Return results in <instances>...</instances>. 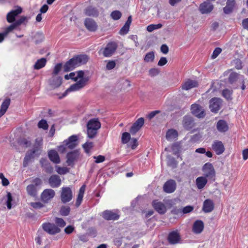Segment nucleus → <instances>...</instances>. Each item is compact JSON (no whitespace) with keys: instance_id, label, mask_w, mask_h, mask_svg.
<instances>
[{"instance_id":"obj_1","label":"nucleus","mask_w":248,"mask_h":248,"mask_svg":"<svg viewBox=\"0 0 248 248\" xmlns=\"http://www.w3.org/2000/svg\"><path fill=\"white\" fill-rule=\"evenodd\" d=\"M89 80L88 77L85 76L84 72L81 70L77 71V78L75 79L76 83L72 85L66 91L65 94L71 91L79 90L84 88Z\"/></svg>"},{"instance_id":"obj_2","label":"nucleus","mask_w":248,"mask_h":248,"mask_svg":"<svg viewBox=\"0 0 248 248\" xmlns=\"http://www.w3.org/2000/svg\"><path fill=\"white\" fill-rule=\"evenodd\" d=\"M88 137L93 139L95 137L97 130L101 127V124L98 119H92L89 121L87 124Z\"/></svg>"},{"instance_id":"obj_3","label":"nucleus","mask_w":248,"mask_h":248,"mask_svg":"<svg viewBox=\"0 0 248 248\" xmlns=\"http://www.w3.org/2000/svg\"><path fill=\"white\" fill-rule=\"evenodd\" d=\"M118 47L117 44L115 42H110L106 46L100 49V52L105 57H111L116 51Z\"/></svg>"},{"instance_id":"obj_4","label":"nucleus","mask_w":248,"mask_h":248,"mask_svg":"<svg viewBox=\"0 0 248 248\" xmlns=\"http://www.w3.org/2000/svg\"><path fill=\"white\" fill-rule=\"evenodd\" d=\"M204 177L209 179H214L215 176V170L213 165L210 163H207L202 167Z\"/></svg>"},{"instance_id":"obj_5","label":"nucleus","mask_w":248,"mask_h":248,"mask_svg":"<svg viewBox=\"0 0 248 248\" xmlns=\"http://www.w3.org/2000/svg\"><path fill=\"white\" fill-rule=\"evenodd\" d=\"M73 197L71 188L69 187H62L61 190V198L62 202L65 203L70 202Z\"/></svg>"},{"instance_id":"obj_6","label":"nucleus","mask_w":248,"mask_h":248,"mask_svg":"<svg viewBox=\"0 0 248 248\" xmlns=\"http://www.w3.org/2000/svg\"><path fill=\"white\" fill-rule=\"evenodd\" d=\"M44 230L50 234L59 233L61 230L56 225L50 223H46L42 225Z\"/></svg>"},{"instance_id":"obj_7","label":"nucleus","mask_w":248,"mask_h":248,"mask_svg":"<svg viewBox=\"0 0 248 248\" xmlns=\"http://www.w3.org/2000/svg\"><path fill=\"white\" fill-rule=\"evenodd\" d=\"M222 100L218 98H213L210 101L209 108L213 112H217L221 108Z\"/></svg>"},{"instance_id":"obj_8","label":"nucleus","mask_w":248,"mask_h":248,"mask_svg":"<svg viewBox=\"0 0 248 248\" xmlns=\"http://www.w3.org/2000/svg\"><path fill=\"white\" fill-rule=\"evenodd\" d=\"M191 110L192 114L198 118H203L205 115L204 109L199 105L193 104L191 107Z\"/></svg>"},{"instance_id":"obj_9","label":"nucleus","mask_w":248,"mask_h":248,"mask_svg":"<svg viewBox=\"0 0 248 248\" xmlns=\"http://www.w3.org/2000/svg\"><path fill=\"white\" fill-rule=\"evenodd\" d=\"M79 66L80 65L78 59L77 57H75L65 63L63 66V69L65 72H68Z\"/></svg>"},{"instance_id":"obj_10","label":"nucleus","mask_w":248,"mask_h":248,"mask_svg":"<svg viewBox=\"0 0 248 248\" xmlns=\"http://www.w3.org/2000/svg\"><path fill=\"white\" fill-rule=\"evenodd\" d=\"M55 195V192L52 189H45L42 193L41 198L42 201L44 202H48Z\"/></svg>"},{"instance_id":"obj_11","label":"nucleus","mask_w":248,"mask_h":248,"mask_svg":"<svg viewBox=\"0 0 248 248\" xmlns=\"http://www.w3.org/2000/svg\"><path fill=\"white\" fill-rule=\"evenodd\" d=\"M79 152L78 150H75L68 153L66 155V163L68 166H73L74 162L79 157Z\"/></svg>"},{"instance_id":"obj_12","label":"nucleus","mask_w":248,"mask_h":248,"mask_svg":"<svg viewBox=\"0 0 248 248\" xmlns=\"http://www.w3.org/2000/svg\"><path fill=\"white\" fill-rule=\"evenodd\" d=\"M176 188V183L173 180L170 179L167 181L163 186L164 191L168 193L173 192Z\"/></svg>"},{"instance_id":"obj_13","label":"nucleus","mask_w":248,"mask_h":248,"mask_svg":"<svg viewBox=\"0 0 248 248\" xmlns=\"http://www.w3.org/2000/svg\"><path fill=\"white\" fill-rule=\"evenodd\" d=\"M22 9L20 7H18L17 9L12 10L8 13L6 16V19L9 23H13L16 21V17L22 13Z\"/></svg>"},{"instance_id":"obj_14","label":"nucleus","mask_w":248,"mask_h":248,"mask_svg":"<svg viewBox=\"0 0 248 248\" xmlns=\"http://www.w3.org/2000/svg\"><path fill=\"white\" fill-rule=\"evenodd\" d=\"M212 149L217 155L222 154L225 151V147L222 141L217 140L214 141L212 144Z\"/></svg>"},{"instance_id":"obj_15","label":"nucleus","mask_w":248,"mask_h":248,"mask_svg":"<svg viewBox=\"0 0 248 248\" xmlns=\"http://www.w3.org/2000/svg\"><path fill=\"white\" fill-rule=\"evenodd\" d=\"M144 123V120L143 118H139L131 126L130 129V133L133 135L135 134L141 128Z\"/></svg>"},{"instance_id":"obj_16","label":"nucleus","mask_w":248,"mask_h":248,"mask_svg":"<svg viewBox=\"0 0 248 248\" xmlns=\"http://www.w3.org/2000/svg\"><path fill=\"white\" fill-rule=\"evenodd\" d=\"M102 217L106 220H117L119 218V215L112 211L105 210L101 214Z\"/></svg>"},{"instance_id":"obj_17","label":"nucleus","mask_w":248,"mask_h":248,"mask_svg":"<svg viewBox=\"0 0 248 248\" xmlns=\"http://www.w3.org/2000/svg\"><path fill=\"white\" fill-rule=\"evenodd\" d=\"M78 138L76 135H73L70 137L67 140H65L64 145L67 146L69 149H72L78 145Z\"/></svg>"},{"instance_id":"obj_18","label":"nucleus","mask_w":248,"mask_h":248,"mask_svg":"<svg viewBox=\"0 0 248 248\" xmlns=\"http://www.w3.org/2000/svg\"><path fill=\"white\" fill-rule=\"evenodd\" d=\"M152 205L154 209L160 214H165L167 211L165 205L157 200L154 201Z\"/></svg>"},{"instance_id":"obj_19","label":"nucleus","mask_w":248,"mask_h":248,"mask_svg":"<svg viewBox=\"0 0 248 248\" xmlns=\"http://www.w3.org/2000/svg\"><path fill=\"white\" fill-rule=\"evenodd\" d=\"M180 239V235L177 231L170 232L168 236L169 242L171 244L178 243Z\"/></svg>"},{"instance_id":"obj_20","label":"nucleus","mask_w":248,"mask_h":248,"mask_svg":"<svg viewBox=\"0 0 248 248\" xmlns=\"http://www.w3.org/2000/svg\"><path fill=\"white\" fill-rule=\"evenodd\" d=\"M214 203L212 200L206 199L204 201L202 210L204 213H210L214 210Z\"/></svg>"},{"instance_id":"obj_21","label":"nucleus","mask_w":248,"mask_h":248,"mask_svg":"<svg viewBox=\"0 0 248 248\" xmlns=\"http://www.w3.org/2000/svg\"><path fill=\"white\" fill-rule=\"evenodd\" d=\"M199 9L202 14H208L213 10V5L210 2L205 1L200 5Z\"/></svg>"},{"instance_id":"obj_22","label":"nucleus","mask_w":248,"mask_h":248,"mask_svg":"<svg viewBox=\"0 0 248 248\" xmlns=\"http://www.w3.org/2000/svg\"><path fill=\"white\" fill-rule=\"evenodd\" d=\"M183 127L186 130H189L194 126V123L192 118L188 116H186L184 117L183 120Z\"/></svg>"},{"instance_id":"obj_23","label":"nucleus","mask_w":248,"mask_h":248,"mask_svg":"<svg viewBox=\"0 0 248 248\" xmlns=\"http://www.w3.org/2000/svg\"><path fill=\"white\" fill-rule=\"evenodd\" d=\"M49 184L52 187H59L61 184L60 177L57 175H52L49 179Z\"/></svg>"},{"instance_id":"obj_24","label":"nucleus","mask_w":248,"mask_h":248,"mask_svg":"<svg viewBox=\"0 0 248 248\" xmlns=\"http://www.w3.org/2000/svg\"><path fill=\"white\" fill-rule=\"evenodd\" d=\"M204 228V223L202 221L198 220L193 224L192 230L194 233L199 234L201 233Z\"/></svg>"},{"instance_id":"obj_25","label":"nucleus","mask_w":248,"mask_h":248,"mask_svg":"<svg viewBox=\"0 0 248 248\" xmlns=\"http://www.w3.org/2000/svg\"><path fill=\"white\" fill-rule=\"evenodd\" d=\"M198 86V82L195 80L188 79L182 86V88L185 90H188Z\"/></svg>"},{"instance_id":"obj_26","label":"nucleus","mask_w":248,"mask_h":248,"mask_svg":"<svg viewBox=\"0 0 248 248\" xmlns=\"http://www.w3.org/2000/svg\"><path fill=\"white\" fill-rule=\"evenodd\" d=\"M48 155L50 160L53 163L58 164L60 162V158L59 155L54 150H51L48 153Z\"/></svg>"},{"instance_id":"obj_27","label":"nucleus","mask_w":248,"mask_h":248,"mask_svg":"<svg viewBox=\"0 0 248 248\" xmlns=\"http://www.w3.org/2000/svg\"><path fill=\"white\" fill-rule=\"evenodd\" d=\"M84 24L87 29L90 31H95L97 29V25L94 21L90 18H87L84 21Z\"/></svg>"},{"instance_id":"obj_28","label":"nucleus","mask_w":248,"mask_h":248,"mask_svg":"<svg viewBox=\"0 0 248 248\" xmlns=\"http://www.w3.org/2000/svg\"><path fill=\"white\" fill-rule=\"evenodd\" d=\"M217 128L220 132H225L228 130L229 127L226 121L220 120L217 124Z\"/></svg>"},{"instance_id":"obj_29","label":"nucleus","mask_w":248,"mask_h":248,"mask_svg":"<svg viewBox=\"0 0 248 248\" xmlns=\"http://www.w3.org/2000/svg\"><path fill=\"white\" fill-rule=\"evenodd\" d=\"M62 78L59 77H53L49 80V84L52 88L59 87L62 84Z\"/></svg>"},{"instance_id":"obj_30","label":"nucleus","mask_w":248,"mask_h":248,"mask_svg":"<svg viewBox=\"0 0 248 248\" xmlns=\"http://www.w3.org/2000/svg\"><path fill=\"white\" fill-rule=\"evenodd\" d=\"M207 179L204 176L198 177L196 180L197 188L199 189H202L207 183Z\"/></svg>"},{"instance_id":"obj_31","label":"nucleus","mask_w":248,"mask_h":248,"mask_svg":"<svg viewBox=\"0 0 248 248\" xmlns=\"http://www.w3.org/2000/svg\"><path fill=\"white\" fill-rule=\"evenodd\" d=\"M235 3V0H228L226 6L223 8L224 12L227 14L230 13L232 11Z\"/></svg>"},{"instance_id":"obj_32","label":"nucleus","mask_w":248,"mask_h":248,"mask_svg":"<svg viewBox=\"0 0 248 248\" xmlns=\"http://www.w3.org/2000/svg\"><path fill=\"white\" fill-rule=\"evenodd\" d=\"M10 104V99H6L2 103L0 110V117L4 114Z\"/></svg>"},{"instance_id":"obj_33","label":"nucleus","mask_w":248,"mask_h":248,"mask_svg":"<svg viewBox=\"0 0 248 248\" xmlns=\"http://www.w3.org/2000/svg\"><path fill=\"white\" fill-rule=\"evenodd\" d=\"M35 152V150L28 152L26 153V155L24 157L23 165L24 167L28 166L29 162L33 158V155Z\"/></svg>"},{"instance_id":"obj_34","label":"nucleus","mask_w":248,"mask_h":248,"mask_svg":"<svg viewBox=\"0 0 248 248\" xmlns=\"http://www.w3.org/2000/svg\"><path fill=\"white\" fill-rule=\"evenodd\" d=\"M27 193L31 197H35L37 195L36 187L33 184L28 185L26 187Z\"/></svg>"},{"instance_id":"obj_35","label":"nucleus","mask_w":248,"mask_h":248,"mask_svg":"<svg viewBox=\"0 0 248 248\" xmlns=\"http://www.w3.org/2000/svg\"><path fill=\"white\" fill-rule=\"evenodd\" d=\"M46 62V58H42L38 60L33 66L34 69L39 70L44 67Z\"/></svg>"},{"instance_id":"obj_36","label":"nucleus","mask_w":248,"mask_h":248,"mask_svg":"<svg viewBox=\"0 0 248 248\" xmlns=\"http://www.w3.org/2000/svg\"><path fill=\"white\" fill-rule=\"evenodd\" d=\"M85 14L88 16H97L98 14V11L95 8L90 6L85 10Z\"/></svg>"},{"instance_id":"obj_37","label":"nucleus","mask_w":248,"mask_h":248,"mask_svg":"<svg viewBox=\"0 0 248 248\" xmlns=\"http://www.w3.org/2000/svg\"><path fill=\"white\" fill-rule=\"evenodd\" d=\"M181 149V146L180 143L176 142L172 145V150L173 154L175 155H177L178 157H179L181 160H182V157L180 156L179 154Z\"/></svg>"},{"instance_id":"obj_38","label":"nucleus","mask_w":248,"mask_h":248,"mask_svg":"<svg viewBox=\"0 0 248 248\" xmlns=\"http://www.w3.org/2000/svg\"><path fill=\"white\" fill-rule=\"evenodd\" d=\"M178 133L177 131L174 129L169 130L166 135V138L168 140H171L177 138Z\"/></svg>"},{"instance_id":"obj_39","label":"nucleus","mask_w":248,"mask_h":248,"mask_svg":"<svg viewBox=\"0 0 248 248\" xmlns=\"http://www.w3.org/2000/svg\"><path fill=\"white\" fill-rule=\"evenodd\" d=\"M76 57L79 65L85 64L89 60V58L86 55H80Z\"/></svg>"},{"instance_id":"obj_40","label":"nucleus","mask_w":248,"mask_h":248,"mask_svg":"<svg viewBox=\"0 0 248 248\" xmlns=\"http://www.w3.org/2000/svg\"><path fill=\"white\" fill-rule=\"evenodd\" d=\"M232 90L229 89H225L222 91V95L227 100H232Z\"/></svg>"},{"instance_id":"obj_41","label":"nucleus","mask_w":248,"mask_h":248,"mask_svg":"<svg viewBox=\"0 0 248 248\" xmlns=\"http://www.w3.org/2000/svg\"><path fill=\"white\" fill-rule=\"evenodd\" d=\"M155 59V54L153 51L147 53L144 59L145 62H153Z\"/></svg>"},{"instance_id":"obj_42","label":"nucleus","mask_w":248,"mask_h":248,"mask_svg":"<svg viewBox=\"0 0 248 248\" xmlns=\"http://www.w3.org/2000/svg\"><path fill=\"white\" fill-rule=\"evenodd\" d=\"M56 172L61 175H63L69 172V169L65 167H61L58 166L55 167Z\"/></svg>"},{"instance_id":"obj_43","label":"nucleus","mask_w":248,"mask_h":248,"mask_svg":"<svg viewBox=\"0 0 248 248\" xmlns=\"http://www.w3.org/2000/svg\"><path fill=\"white\" fill-rule=\"evenodd\" d=\"M39 128L43 129L45 130H47L48 128V124L46 120L42 119L40 120L37 124Z\"/></svg>"},{"instance_id":"obj_44","label":"nucleus","mask_w":248,"mask_h":248,"mask_svg":"<svg viewBox=\"0 0 248 248\" xmlns=\"http://www.w3.org/2000/svg\"><path fill=\"white\" fill-rule=\"evenodd\" d=\"M162 27V25L160 23L157 24H151L147 26V30L149 32H152L155 30L160 29Z\"/></svg>"},{"instance_id":"obj_45","label":"nucleus","mask_w":248,"mask_h":248,"mask_svg":"<svg viewBox=\"0 0 248 248\" xmlns=\"http://www.w3.org/2000/svg\"><path fill=\"white\" fill-rule=\"evenodd\" d=\"M110 16L113 20H117L121 17L122 13L119 11L115 10L111 13Z\"/></svg>"},{"instance_id":"obj_46","label":"nucleus","mask_w":248,"mask_h":248,"mask_svg":"<svg viewBox=\"0 0 248 248\" xmlns=\"http://www.w3.org/2000/svg\"><path fill=\"white\" fill-rule=\"evenodd\" d=\"M130 135L128 132H124L122 134V142L123 144H126L128 143L130 139Z\"/></svg>"},{"instance_id":"obj_47","label":"nucleus","mask_w":248,"mask_h":248,"mask_svg":"<svg viewBox=\"0 0 248 248\" xmlns=\"http://www.w3.org/2000/svg\"><path fill=\"white\" fill-rule=\"evenodd\" d=\"M82 147L87 153H89L91 149L93 147V143L92 142H87L83 144Z\"/></svg>"},{"instance_id":"obj_48","label":"nucleus","mask_w":248,"mask_h":248,"mask_svg":"<svg viewBox=\"0 0 248 248\" xmlns=\"http://www.w3.org/2000/svg\"><path fill=\"white\" fill-rule=\"evenodd\" d=\"M13 200L12 194L10 192H8L7 194V200L5 202L6 204L8 209H11L12 208L11 202Z\"/></svg>"},{"instance_id":"obj_49","label":"nucleus","mask_w":248,"mask_h":248,"mask_svg":"<svg viewBox=\"0 0 248 248\" xmlns=\"http://www.w3.org/2000/svg\"><path fill=\"white\" fill-rule=\"evenodd\" d=\"M238 77V74L236 73H232L229 77V81L231 84H232L235 82Z\"/></svg>"},{"instance_id":"obj_50","label":"nucleus","mask_w":248,"mask_h":248,"mask_svg":"<svg viewBox=\"0 0 248 248\" xmlns=\"http://www.w3.org/2000/svg\"><path fill=\"white\" fill-rule=\"evenodd\" d=\"M28 19V18L27 17L22 16L19 19L16 21L14 23L17 27L18 26H20L22 24L24 23V22H27Z\"/></svg>"},{"instance_id":"obj_51","label":"nucleus","mask_w":248,"mask_h":248,"mask_svg":"<svg viewBox=\"0 0 248 248\" xmlns=\"http://www.w3.org/2000/svg\"><path fill=\"white\" fill-rule=\"evenodd\" d=\"M70 208L68 206H62L60 210V213L62 216H66L70 212Z\"/></svg>"},{"instance_id":"obj_52","label":"nucleus","mask_w":248,"mask_h":248,"mask_svg":"<svg viewBox=\"0 0 248 248\" xmlns=\"http://www.w3.org/2000/svg\"><path fill=\"white\" fill-rule=\"evenodd\" d=\"M16 28L17 26L16 25L15 23H13L12 24H11L5 29L4 31L5 35H7L10 32L12 31L13 30L16 29Z\"/></svg>"},{"instance_id":"obj_53","label":"nucleus","mask_w":248,"mask_h":248,"mask_svg":"<svg viewBox=\"0 0 248 248\" xmlns=\"http://www.w3.org/2000/svg\"><path fill=\"white\" fill-rule=\"evenodd\" d=\"M77 72H72L69 74L66 75L64 76V78L65 79H73L74 81H75V79L77 78Z\"/></svg>"},{"instance_id":"obj_54","label":"nucleus","mask_w":248,"mask_h":248,"mask_svg":"<svg viewBox=\"0 0 248 248\" xmlns=\"http://www.w3.org/2000/svg\"><path fill=\"white\" fill-rule=\"evenodd\" d=\"M0 179L3 186H7L9 184L8 180L5 178L2 173H0Z\"/></svg>"},{"instance_id":"obj_55","label":"nucleus","mask_w":248,"mask_h":248,"mask_svg":"<svg viewBox=\"0 0 248 248\" xmlns=\"http://www.w3.org/2000/svg\"><path fill=\"white\" fill-rule=\"evenodd\" d=\"M222 49L219 47H217L215 49L211 56L213 59L216 58L219 54L221 52Z\"/></svg>"},{"instance_id":"obj_56","label":"nucleus","mask_w":248,"mask_h":248,"mask_svg":"<svg viewBox=\"0 0 248 248\" xmlns=\"http://www.w3.org/2000/svg\"><path fill=\"white\" fill-rule=\"evenodd\" d=\"M55 222L61 227H63L66 225V223L64 220L61 218L56 217L55 219Z\"/></svg>"},{"instance_id":"obj_57","label":"nucleus","mask_w":248,"mask_h":248,"mask_svg":"<svg viewBox=\"0 0 248 248\" xmlns=\"http://www.w3.org/2000/svg\"><path fill=\"white\" fill-rule=\"evenodd\" d=\"M116 66V63L114 61H109L108 62L106 65V68L107 70H111L113 69Z\"/></svg>"},{"instance_id":"obj_58","label":"nucleus","mask_w":248,"mask_h":248,"mask_svg":"<svg viewBox=\"0 0 248 248\" xmlns=\"http://www.w3.org/2000/svg\"><path fill=\"white\" fill-rule=\"evenodd\" d=\"M93 158L95 159V163H100L104 162L105 160V157L103 155H99L98 156H94Z\"/></svg>"},{"instance_id":"obj_59","label":"nucleus","mask_w":248,"mask_h":248,"mask_svg":"<svg viewBox=\"0 0 248 248\" xmlns=\"http://www.w3.org/2000/svg\"><path fill=\"white\" fill-rule=\"evenodd\" d=\"M129 29V27L124 24V26L120 30L119 33L121 35L125 34L128 32Z\"/></svg>"},{"instance_id":"obj_60","label":"nucleus","mask_w":248,"mask_h":248,"mask_svg":"<svg viewBox=\"0 0 248 248\" xmlns=\"http://www.w3.org/2000/svg\"><path fill=\"white\" fill-rule=\"evenodd\" d=\"M30 205L35 209H40L43 207V204L40 202H31Z\"/></svg>"},{"instance_id":"obj_61","label":"nucleus","mask_w":248,"mask_h":248,"mask_svg":"<svg viewBox=\"0 0 248 248\" xmlns=\"http://www.w3.org/2000/svg\"><path fill=\"white\" fill-rule=\"evenodd\" d=\"M62 67V64L61 63L56 64L54 67L53 74L55 75H57L61 71Z\"/></svg>"},{"instance_id":"obj_62","label":"nucleus","mask_w":248,"mask_h":248,"mask_svg":"<svg viewBox=\"0 0 248 248\" xmlns=\"http://www.w3.org/2000/svg\"><path fill=\"white\" fill-rule=\"evenodd\" d=\"M193 209H194V208L192 206H190V205L186 206L184 208H183V209L182 210V212L184 214H187V213H190L192 211H193Z\"/></svg>"},{"instance_id":"obj_63","label":"nucleus","mask_w":248,"mask_h":248,"mask_svg":"<svg viewBox=\"0 0 248 248\" xmlns=\"http://www.w3.org/2000/svg\"><path fill=\"white\" fill-rule=\"evenodd\" d=\"M67 146L64 145V141H63L62 145L58 147V151L61 153H63L67 151Z\"/></svg>"},{"instance_id":"obj_64","label":"nucleus","mask_w":248,"mask_h":248,"mask_svg":"<svg viewBox=\"0 0 248 248\" xmlns=\"http://www.w3.org/2000/svg\"><path fill=\"white\" fill-rule=\"evenodd\" d=\"M167 62L168 61L165 57H161L158 61L157 64L158 66H162L165 65Z\"/></svg>"}]
</instances>
